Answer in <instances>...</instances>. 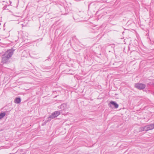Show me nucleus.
<instances>
[{"label":"nucleus","instance_id":"nucleus-1","mask_svg":"<svg viewBox=\"0 0 154 154\" xmlns=\"http://www.w3.org/2000/svg\"><path fill=\"white\" fill-rule=\"evenodd\" d=\"M13 51L12 50H8L3 54L2 57V62L3 63L8 62L10 58L13 54Z\"/></svg>","mask_w":154,"mask_h":154},{"label":"nucleus","instance_id":"nucleus-10","mask_svg":"<svg viewBox=\"0 0 154 154\" xmlns=\"http://www.w3.org/2000/svg\"><path fill=\"white\" fill-rule=\"evenodd\" d=\"M153 129L154 128V123L152 124Z\"/></svg>","mask_w":154,"mask_h":154},{"label":"nucleus","instance_id":"nucleus-4","mask_svg":"<svg viewBox=\"0 0 154 154\" xmlns=\"http://www.w3.org/2000/svg\"><path fill=\"white\" fill-rule=\"evenodd\" d=\"M143 129V131H147L149 130H151L153 129L152 124L146 125L144 127H142Z\"/></svg>","mask_w":154,"mask_h":154},{"label":"nucleus","instance_id":"nucleus-7","mask_svg":"<svg viewBox=\"0 0 154 154\" xmlns=\"http://www.w3.org/2000/svg\"><path fill=\"white\" fill-rule=\"evenodd\" d=\"M53 113L54 114L55 117H56L60 114V111H55L53 112Z\"/></svg>","mask_w":154,"mask_h":154},{"label":"nucleus","instance_id":"nucleus-11","mask_svg":"<svg viewBox=\"0 0 154 154\" xmlns=\"http://www.w3.org/2000/svg\"><path fill=\"white\" fill-rule=\"evenodd\" d=\"M142 127H141V129L142 131H143V128H142Z\"/></svg>","mask_w":154,"mask_h":154},{"label":"nucleus","instance_id":"nucleus-12","mask_svg":"<svg viewBox=\"0 0 154 154\" xmlns=\"http://www.w3.org/2000/svg\"><path fill=\"white\" fill-rule=\"evenodd\" d=\"M10 5H11V2L10 1Z\"/></svg>","mask_w":154,"mask_h":154},{"label":"nucleus","instance_id":"nucleus-9","mask_svg":"<svg viewBox=\"0 0 154 154\" xmlns=\"http://www.w3.org/2000/svg\"><path fill=\"white\" fill-rule=\"evenodd\" d=\"M55 118V117L53 114V113L49 117H48V118H51V119H54Z\"/></svg>","mask_w":154,"mask_h":154},{"label":"nucleus","instance_id":"nucleus-8","mask_svg":"<svg viewBox=\"0 0 154 154\" xmlns=\"http://www.w3.org/2000/svg\"><path fill=\"white\" fill-rule=\"evenodd\" d=\"M5 115V113L4 112L0 113V119L3 118Z\"/></svg>","mask_w":154,"mask_h":154},{"label":"nucleus","instance_id":"nucleus-2","mask_svg":"<svg viewBox=\"0 0 154 154\" xmlns=\"http://www.w3.org/2000/svg\"><path fill=\"white\" fill-rule=\"evenodd\" d=\"M109 107L112 108H115L117 109L119 107V105L115 102L113 101H110L109 104Z\"/></svg>","mask_w":154,"mask_h":154},{"label":"nucleus","instance_id":"nucleus-6","mask_svg":"<svg viewBox=\"0 0 154 154\" xmlns=\"http://www.w3.org/2000/svg\"><path fill=\"white\" fill-rule=\"evenodd\" d=\"M21 101V99L19 97H17L14 100V102L15 103L19 104L20 103Z\"/></svg>","mask_w":154,"mask_h":154},{"label":"nucleus","instance_id":"nucleus-14","mask_svg":"<svg viewBox=\"0 0 154 154\" xmlns=\"http://www.w3.org/2000/svg\"><path fill=\"white\" fill-rule=\"evenodd\" d=\"M5 24H4V26H5Z\"/></svg>","mask_w":154,"mask_h":154},{"label":"nucleus","instance_id":"nucleus-3","mask_svg":"<svg viewBox=\"0 0 154 154\" xmlns=\"http://www.w3.org/2000/svg\"><path fill=\"white\" fill-rule=\"evenodd\" d=\"M135 87L140 90H142L145 88L146 85L143 84L137 83L136 84Z\"/></svg>","mask_w":154,"mask_h":154},{"label":"nucleus","instance_id":"nucleus-5","mask_svg":"<svg viewBox=\"0 0 154 154\" xmlns=\"http://www.w3.org/2000/svg\"><path fill=\"white\" fill-rule=\"evenodd\" d=\"M60 108L61 110L60 111L65 112L66 111L67 109V105L64 103L62 104L60 106Z\"/></svg>","mask_w":154,"mask_h":154},{"label":"nucleus","instance_id":"nucleus-13","mask_svg":"<svg viewBox=\"0 0 154 154\" xmlns=\"http://www.w3.org/2000/svg\"><path fill=\"white\" fill-rule=\"evenodd\" d=\"M25 154V153H22V154Z\"/></svg>","mask_w":154,"mask_h":154}]
</instances>
